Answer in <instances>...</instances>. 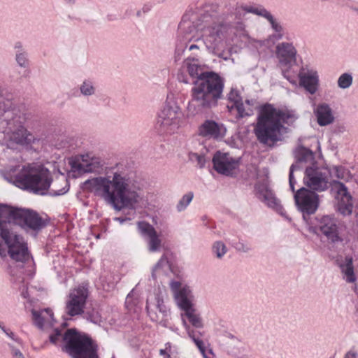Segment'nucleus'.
I'll return each mask as SVG.
<instances>
[{
    "mask_svg": "<svg viewBox=\"0 0 358 358\" xmlns=\"http://www.w3.org/2000/svg\"><path fill=\"white\" fill-rule=\"evenodd\" d=\"M84 186L116 210H136L148 204L139 182L118 168L110 169L103 176L86 180Z\"/></svg>",
    "mask_w": 358,
    "mask_h": 358,
    "instance_id": "nucleus-1",
    "label": "nucleus"
},
{
    "mask_svg": "<svg viewBox=\"0 0 358 358\" xmlns=\"http://www.w3.org/2000/svg\"><path fill=\"white\" fill-rule=\"evenodd\" d=\"M43 225L36 213L0 203V256L4 258L9 255L15 262L27 261L28 248L17 229L20 227L25 230L38 231Z\"/></svg>",
    "mask_w": 358,
    "mask_h": 358,
    "instance_id": "nucleus-2",
    "label": "nucleus"
},
{
    "mask_svg": "<svg viewBox=\"0 0 358 358\" xmlns=\"http://www.w3.org/2000/svg\"><path fill=\"white\" fill-rule=\"evenodd\" d=\"M8 172L14 174L6 178L8 182L35 194L59 196L69 191L68 180L64 174L52 180L50 171L40 163L10 166Z\"/></svg>",
    "mask_w": 358,
    "mask_h": 358,
    "instance_id": "nucleus-3",
    "label": "nucleus"
},
{
    "mask_svg": "<svg viewBox=\"0 0 358 358\" xmlns=\"http://www.w3.org/2000/svg\"><path fill=\"white\" fill-rule=\"evenodd\" d=\"M185 66L192 77L199 78L192 89L191 99L187 106V115L194 116L217 105L222 95L224 81L214 72H203V66L194 58H187Z\"/></svg>",
    "mask_w": 358,
    "mask_h": 358,
    "instance_id": "nucleus-4",
    "label": "nucleus"
},
{
    "mask_svg": "<svg viewBox=\"0 0 358 358\" xmlns=\"http://www.w3.org/2000/svg\"><path fill=\"white\" fill-rule=\"evenodd\" d=\"M298 118L294 110L277 109L271 104L263 106L258 113L254 132L264 145H271L281 140L283 124H292Z\"/></svg>",
    "mask_w": 358,
    "mask_h": 358,
    "instance_id": "nucleus-5",
    "label": "nucleus"
},
{
    "mask_svg": "<svg viewBox=\"0 0 358 358\" xmlns=\"http://www.w3.org/2000/svg\"><path fill=\"white\" fill-rule=\"evenodd\" d=\"M195 27L201 36L205 47L211 52H216L224 47L226 44L234 42V36L246 38L248 32L243 24H239L236 28H229L227 25L217 24L211 15H203L199 20Z\"/></svg>",
    "mask_w": 358,
    "mask_h": 358,
    "instance_id": "nucleus-6",
    "label": "nucleus"
},
{
    "mask_svg": "<svg viewBox=\"0 0 358 358\" xmlns=\"http://www.w3.org/2000/svg\"><path fill=\"white\" fill-rule=\"evenodd\" d=\"M50 341L54 345L64 342L62 350L73 358H98L92 340L75 329H69L64 334L57 328L50 334Z\"/></svg>",
    "mask_w": 358,
    "mask_h": 358,
    "instance_id": "nucleus-7",
    "label": "nucleus"
},
{
    "mask_svg": "<svg viewBox=\"0 0 358 358\" xmlns=\"http://www.w3.org/2000/svg\"><path fill=\"white\" fill-rule=\"evenodd\" d=\"M169 287L177 306L184 311L181 316L186 317L194 327L203 328V320L195 308V296L191 287L176 280H171Z\"/></svg>",
    "mask_w": 358,
    "mask_h": 358,
    "instance_id": "nucleus-8",
    "label": "nucleus"
},
{
    "mask_svg": "<svg viewBox=\"0 0 358 358\" xmlns=\"http://www.w3.org/2000/svg\"><path fill=\"white\" fill-rule=\"evenodd\" d=\"M185 122L184 113L175 100L173 94H169L157 114L156 127L161 132L173 134Z\"/></svg>",
    "mask_w": 358,
    "mask_h": 358,
    "instance_id": "nucleus-9",
    "label": "nucleus"
},
{
    "mask_svg": "<svg viewBox=\"0 0 358 358\" xmlns=\"http://www.w3.org/2000/svg\"><path fill=\"white\" fill-rule=\"evenodd\" d=\"M309 232L320 237H324L333 244L344 241L343 227L334 215H317L313 221H307Z\"/></svg>",
    "mask_w": 358,
    "mask_h": 358,
    "instance_id": "nucleus-10",
    "label": "nucleus"
},
{
    "mask_svg": "<svg viewBox=\"0 0 358 358\" xmlns=\"http://www.w3.org/2000/svg\"><path fill=\"white\" fill-rule=\"evenodd\" d=\"M180 31H183L180 36L176 46V53L180 55L185 50H199L204 45V42L196 30L195 26L190 27L189 23L182 22L180 24Z\"/></svg>",
    "mask_w": 358,
    "mask_h": 358,
    "instance_id": "nucleus-11",
    "label": "nucleus"
},
{
    "mask_svg": "<svg viewBox=\"0 0 358 358\" xmlns=\"http://www.w3.org/2000/svg\"><path fill=\"white\" fill-rule=\"evenodd\" d=\"M88 295V289L83 285L70 289L65 301V313L71 317L82 315L85 311Z\"/></svg>",
    "mask_w": 358,
    "mask_h": 358,
    "instance_id": "nucleus-12",
    "label": "nucleus"
},
{
    "mask_svg": "<svg viewBox=\"0 0 358 358\" xmlns=\"http://www.w3.org/2000/svg\"><path fill=\"white\" fill-rule=\"evenodd\" d=\"M331 191L335 194L337 211L343 216L352 215L354 201L348 187L343 182L334 180L331 183Z\"/></svg>",
    "mask_w": 358,
    "mask_h": 358,
    "instance_id": "nucleus-13",
    "label": "nucleus"
},
{
    "mask_svg": "<svg viewBox=\"0 0 358 358\" xmlns=\"http://www.w3.org/2000/svg\"><path fill=\"white\" fill-rule=\"evenodd\" d=\"M71 169L78 173H100L103 164L100 158L91 153L76 156L70 161Z\"/></svg>",
    "mask_w": 358,
    "mask_h": 358,
    "instance_id": "nucleus-14",
    "label": "nucleus"
},
{
    "mask_svg": "<svg viewBox=\"0 0 358 358\" xmlns=\"http://www.w3.org/2000/svg\"><path fill=\"white\" fill-rule=\"evenodd\" d=\"M303 182L313 191L321 192L329 187L326 173L323 171V169L317 167L315 164L306 167Z\"/></svg>",
    "mask_w": 358,
    "mask_h": 358,
    "instance_id": "nucleus-15",
    "label": "nucleus"
},
{
    "mask_svg": "<svg viewBox=\"0 0 358 358\" xmlns=\"http://www.w3.org/2000/svg\"><path fill=\"white\" fill-rule=\"evenodd\" d=\"M213 167L220 174L232 176L240 166V158L232 157L228 152L217 151L213 157Z\"/></svg>",
    "mask_w": 358,
    "mask_h": 358,
    "instance_id": "nucleus-16",
    "label": "nucleus"
},
{
    "mask_svg": "<svg viewBox=\"0 0 358 358\" xmlns=\"http://www.w3.org/2000/svg\"><path fill=\"white\" fill-rule=\"evenodd\" d=\"M294 200L298 209L303 213L304 220L306 214H313L318 208V195L305 187H301L295 193Z\"/></svg>",
    "mask_w": 358,
    "mask_h": 358,
    "instance_id": "nucleus-17",
    "label": "nucleus"
},
{
    "mask_svg": "<svg viewBox=\"0 0 358 358\" xmlns=\"http://www.w3.org/2000/svg\"><path fill=\"white\" fill-rule=\"evenodd\" d=\"M299 85L311 95L319 90L320 82L318 71L308 66H302L298 73Z\"/></svg>",
    "mask_w": 358,
    "mask_h": 358,
    "instance_id": "nucleus-18",
    "label": "nucleus"
},
{
    "mask_svg": "<svg viewBox=\"0 0 358 358\" xmlns=\"http://www.w3.org/2000/svg\"><path fill=\"white\" fill-rule=\"evenodd\" d=\"M352 251V255H346L339 264L342 278L347 283H355L357 280L353 261L358 260V241L353 242Z\"/></svg>",
    "mask_w": 358,
    "mask_h": 358,
    "instance_id": "nucleus-19",
    "label": "nucleus"
},
{
    "mask_svg": "<svg viewBox=\"0 0 358 358\" xmlns=\"http://www.w3.org/2000/svg\"><path fill=\"white\" fill-rule=\"evenodd\" d=\"M138 232L147 238L148 250L150 252H159L162 247V240L155 227L146 222H138Z\"/></svg>",
    "mask_w": 358,
    "mask_h": 358,
    "instance_id": "nucleus-20",
    "label": "nucleus"
},
{
    "mask_svg": "<svg viewBox=\"0 0 358 358\" xmlns=\"http://www.w3.org/2000/svg\"><path fill=\"white\" fill-rule=\"evenodd\" d=\"M32 321L34 324L39 329L48 331L55 328L56 320L51 309L45 308L42 310H31Z\"/></svg>",
    "mask_w": 358,
    "mask_h": 358,
    "instance_id": "nucleus-21",
    "label": "nucleus"
},
{
    "mask_svg": "<svg viewBox=\"0 0 358 358\" xmlns=\"http://www.w3.org/2000/svg\"><path fill=\"white\" fill-rule=\"evenodd\" d=\"M167 298V294L164 289H161L159 288L158 292L155 295H150L147 299L146 308L148 313L157 309L162 315L166 316L169 313V308L165 304V299Z\"/></svg>",
    "mask_w": 358,
    "mask_h": 358,
    "instance_id": "nucleus-22",
    "label": "nucleus"
},
{
    "mask_svg": "<svg viewBox=\"0 0 358 358\" xmlns=\"http://www.w3.org/2000/svg\"><path fill=\"white\" fill-rule=\"evenodd\" d=\"M296 158L297 161L291 166L289 170V183L292 192H294V183L296 182L294 172L302 169L301 164L303 162H310L313 159V153L307 148H301L296 152Z\"/></svg>",
    "mask_w": 358,
    "mask_h": 358,
    "instance_id": "nucleus-23",
    "label": "nucleus"
},
{
    "mask_svg": "<svg viewBox=\"0 0 358 358\" xmlns=\"http://www.w3.org/2000/svg\"><path fill=\"white\" fill-rule=\"evenodd\" d=\"M225 133L226 129L222 124L210 120L204 121L199 128V135L207 138H220Z\"/></svg>",
    "mask_w": 358,
    "mask_h": 358,
    "instance_id": "nucleus-24",
    "label": "nucleus"
},
{
    "mask_svg": "<svg viewBox=\"0 0 358 358\" xmlns=\"http://www.w3.org/2000/svg\"><path fill=\"white\" fill-rule=\"evenodd\" d=\"M255 188L259 194V197L267 205V206L273 208L280 215H285L284 209L281 206L280 201L275 196L273 192L268 189L266 185H257Z\"/></svg>",
    "mask_w": 358,
    "mask_h": 358,
    "instance_id": "nucleus-25",
    "label": "nucleus"
},
{
    "mask_svg": "<svg viewBox=\"0 0 358 358\" xmlns=\"http://www.w3.org/2000/svg\"><path fill=\"white\" fill-rule=\"evenodd\" d=\"M317 124L324 127L332 124L335 120L334 111L329 103H318L313 110Z\"/></svg>",
    "mask_w": 358,
    "mask_h": 358,
    "instance_id": "nucleus-26",
    "label": "nucleus"
},
{
    "mask_svg": "<svg viewBox=\"0 0 358 358\" xmlns=\"http://www.w3.org/2000/svg\"><path fill=\"white\" fill-rule=\"evenodd\" d=\"M296 50L290 43H281L276 46V56L282 65H287L295 61Z\"/></svg>",
    "mask_w": 358,
    "mask_h": 358,
    "instance_id": "nucleus-27",
    "label": "nucleus"
},
{
    "mask_svg": "<svg viewBox=\"0 0 358 358\" xmlns=\"http://www.w3.org/2000/svg\"><path fill=\"white\" fill-rule=\"evenodd\" d=\"M266 20L269 22L275 33L271 35L266 40L259 41L260 46L266 48L271 47L276 41L280 40L283 36V28L281 24L273 17L271 14L268 16Z\"/></svg>",
    "mask_w": 358,
    "mask_h": 358,
    "instance_id": "nucleus-28",
    "label": "nucleus"
},
{
    "mask_svg": "<svg viewBox=\"0 0 358 358\" xmlns=\"http://www.w3.org/2000/svg\"><path fill=\"white\" fill-rule=\"evenodd\" d=\"M173 272V266L168 260L166 255H163L152 271V276L154 279L161 275H169Z\"/></svg>",
    "mask_w": 358,
    "mask_h": 358,
    "instance_id": "nucleus-29",
    "label": "nucleus"
},
{
    "mask_svg": "<svg viewBox=\"0 0 358 358\" xmlns=\"http://www.w3.org/2000/svg\"><path fill=\"white\" fill-rule=\"evenodd\" d=\"M328 172L332 177H336L338 179L345 181H348L352 178L350 171L343 166H333L329 168Z\"/></svg>",
    "mask_w": 358,
    "mask_h": 358,
    "instance_id": "nucleus-30",
    "label": "nucleus"
},
{
    "mask_svg": "<svg viewBox=\"0 0 358 358\" xmlns=\"http://www.w3.org/2000/svg\"><path fill=\"white\" fill-rule=\"evenodd\" d=\"M228 252L226 244L222 241H216L212 243L211 252L217 259H222Z\"/></svg>",
    "mask_w": 358,
    "mask_h": 358,
    "instance_id": "nucleus-31",
    "label": "nucleus"
},
{
    "mask_svg": "<svg viewBox=\"0 0 358 358\" xmlns=\"http://www.w3.org/2000/svg\"><path fill=\"white\" fill-rule=\"evenodd\" d=\"M79 90L84 96H91L96 93L94 83L90 79H85L82 82L79 86Z\"/></svg>",
    "mask_w": 358,
    "mask_h": 358,
    "instance_id": "nucleus-32",
    "label": "nucleus"
},
{
    "mask_svg": "<svg viewBox=\"0 0 358 358\" xmlns=\"http://www.w3.org/2000/svg\"><path fill=\"white\" fill-rule=\"evenodd\" d=\"M243 10L252 13L259 16H262L264 18H267L271 14L266 9L260 5H250L241 6Z\"/></svg>",
    "mask_w": 358,
    "mask_h": 358,
    "instance_id": "nucleus-33",
    "label": "nucleus"
},
{
    "mask_svg": "<svg viewBox=\"0 0 358 358\" xmlns=\"http://www.w3.org/2000/svg\"><path fill=\"white\" fill-rule=\"evenodd\" d=\"M194 194L193 192H188L185 194L178 201L176 209L178 213L183 212L192 201Z\"/></svg>",
    "mask_w": 358,
    "mask_h": 358,
    "instance_id": "nucleus-34",
    "label": "nucleus"
},
{
    "mask_svg": "<svg viewBox=\"0 0 358 358\" xmlns=\"http://www.w3.org/2000/svg\"><path fill=\"white\" fill-rule=\"evenodd\" d=\"M353 77L350 73H342L338 78L337 84L340 89H348L352 85Z\"/></svg>",
    "mask_w": 358,
    "mask_h": 358,
    "instance_id": "nucleus-35",
    "label": "nucleus"
},
{
    "mask_svg": "<svg viewBox=\"0 0 358 358\" xmlns=\"http://www.w3.org/2000/svg\"><path fill=\"white\" fill-rule=\"evenodd\" d=\"M234 109H236L238 117H243L250 116L252 114L253 110L251 107H247L243 101L234 106Z\"/></svg>",
    "mask_w": 358,
    "mask_h": 358,
    "instance_id": "nucleus-36",
    "label": "nucleus"
},
{
    "mask_svg": "<svg viewBox=\"0 0 358 358\" xmlns=\"http://www.w3.org/2000/svg\"><path fill=\"white\" fill-rule=\"evenodd\" d=\"M15 61L22 68H27L29 66L28 55L24 50H17L15 53Z\"/></svg>",
    "mask_w": 358,
    "mask_h": 358,
    "instance_id": "nucleus-37",
    "label": "nucleus"
},
{
    "mask_svg": "<svg viewBox=\"0 0 358 358\" xmlns=\"http://www.w3.org/2000/svg\"><path fill=\"white\" fill-rule=\"evenodd\" d=\"M228 100L232 103L231 106H228L230 110L234 109V106L242 101L241 97L238 91L236 89L232 88L228 94Z\"/></svg>",
    "mask_w": 358,
    "mask_h": 358,
    "instance_id": "nucleus-38",
    "label": "nucleus"
},
{
    "mask_svg": "<svg viewBox=\"0 0 358 358\" xmlns=\"http://www.w3.org/2000/svg\"><path fill=\"white\" fill-rule=\"evenodd\" d=\"M189 159L191 162L196 163L199 168L203 167L206 163L204 156L195 152H190L189 154Z\"/></svg>",
    "mask_w": 358,
    "mask_h": 358,
    "instance_id": "nucleus-39",
    "label": "nucleus"
},
{
    "mask_svg": "<svg viewBox=\"0 0 358 358\" xmlns=\"http://www.w3.org/2000/svg\"><path fill=\"white\" fill-rule=\"evenodd\" d=\"M182 324L187 332L188 337L193 341L194 339L201 336V334L199 331H195L187 323L185 319H182Z\"/></svg>",
    "mask_w": 358,
    "mask_h": 358,
    "instance_id": "nucleus-40",
    "label": "nucleus"
},
{
    "mask_svg": "<svg viewBox=\"0 0 358 358\" xmlns=\"http://www.w3.org/2000/svg\"><path fill=\"white\" fill-rule=\"evenodd\" d=\"M196 346L198 348L199 350L203 355V358H208L206 354V348L203 341L201 339V336L194 339L192 341Z\"/></svg>",
    "mask_w": 358,
    "mask_h": 358,
    "instance_id": "nucleus-41",
    "label": "nucleus"
},
{
    "mask_svg": "<svg viewBox=\"0 0 358 358\" xmlns=\"http://www.w3.org/2000/svg\"><path fill=\"white\" fill-rule=\"evenodd\" d=\"M196 346L198 348L199 350L203 355V358H208L206 354V348L203 341L201 339V336L194 339L192 341Z\"/></svg>",
    "mask_w": 358,
    "mask_h": 358,
    "instance_id": "nucleus-42",
    "label": "nucleus"
},
{
    "mask_svg": "<svg viewBox=\"0 0 358 358\" xmlns=\"http://www.w3.org/2000/svg\"><path fill=\"white\" fill-rule=\"evenodd\" d=\"M196 346L198 348L199 350L203 355V358H208L206 354V348L203 341L201 339V336L194 339L192 341Z\"/></svg>",
    "mask_w": 358,
    "mask_h": 358,
    "instance_id": "nucleus-43",
    "label": "nucleus"
},
{
    "mask_svg": "<svg viewBox=\"0 0 358 358\" xmlns=\"http://www.w3.org/2000/svg\"><path fill=\"white\" fill-rule=\"evenodd\" d=\"M236 249L239 252L245 253L249 252L252 250L250 245L248 243L243 241H239L236 243Z\"/></svg>",
    "mask_w": 358,
    "mask_h": 358,
    "instance_id": "nucleus-44",
    "label": "nucleus"
},
{
    "mask_svg": "<svg viewBox=\"0 0 358 358\" xmlns=\"http://www.w3.org/2000/svg\"><path fill=\"white\" fill-rule=\"evenodd\" d=\"M59 141V139L58 140ZM55 146L58 149L66 148L69 146L68 138L66 136L61 137L60 141L55 143Z\"/></svg>",
    "mask_w": 358,
    "mask_h": 358,
    "instance_id": "nucleus-45",
    "label": "nucleus"
},
{
    "mask_svg": "<svg viewBox=\"0 0 358 358\" xmlns=\"http://www.w3.org/2000/svg\"><path fill=\"white\" fill-rule=\"evenodd\" d=\"M358 353L355 349H351L344 356V358H357Z\"/></svg>",
    "mask_w": 358,
    "mask_h": 358,
    "instance_id": "nucleus-46",
    "label": "nucleus"
},
{
    "mask_svg": "<svg viewBox=\"0 0 358 358\" xmlns=\"http://www.w3.org/2000/svg\"><path fill=\"white\" fill-rule=\"evenodd\" d=\"M0 328L9 337L12 338L13 336V333L8 329H6L5 327L2 325L0 322Z\"/></svg>",
    "mask_w": 358,
    "mask_h": 358,
    "instance_id": "nucleus-47",
    "label": "nucleus"
},
{
    "mask_svg": "<svg viewBox=\"0 0 358 358\" xmlns=\"http://www.w3.org/2000/svg\"><path fill=\"white\" fill-rule=\"evenodd\" d=\"M283 75H284V77L285 78H287L289 81L290 83H292L294 85H297L296 80L294 78H292L290 76H287L286 72H284Z\"/></svg>",
    "mask_w": 358,
    "mask_h": 358,
    "instance_id": "nucleus-48",
    "label": "nucleus"
},
{
    "mask_svg": "<svg viewBox=\"0 0 358 358\" xmlns=\"http://www.w3.org/2000/svg\"><path fill=\"white\" fill-rule=\"evenodd\" d=\"M132 292H133V291H132L131 293H129V294L127 295V298H126L125 304H126V306H127V308H129V306L130 305V302H131V294H132Z\"/></svg>",
    "mask_w": 358,
    "mask_h": 358,
    "instance_id": "nucleus-49",
    "label": "nucleus"
},
{
    "mask_svg": "<svg viewBox=\"0 0 358 358\" xmlns=\"http://www.w3.org/2000/svg\"><path fill=\"white\" fill-rule=\"evenodd\" d=\"M159 354L161 355H162V356H164L166 358H169L170 357L169 355H168V353L166 352V350H164V349L160 350H159Z\"/></svg>",
    "mask_w": 358,
    "mask_h": 358,
    "instance_id": "nucleus-50",
    "label": "nucleus"
},
{
    "mask_svg": "<svg viewBox=\"0 0 358 358\" xmlns=\"http://www.w3.org/2000/svg\"><path fill=\"white\" fill-rule=\"evenodd\" d=\"M63 2L68 5H73L76 2V0H63Z\"/></svg>",
    "mask_w": 358,
    "mask_h": 358,
    "instance_id": "nucleus-51",
    "label": "nucleus"
},
{
    "mask_svg": "<svg viewBox=\"0 0 358 358\" xmlns=\"http://www.w3.org/2000/svg\"><path fill=\"white\" fill-rule=\"evenodd\" d=\"M355 224L358 230V208L355 210Z\"/></svg>",
    "mask_w": 358,
    "mask_h": 358,
    "instance_id": "nucleus-52",
    "label": "nucleus"
},
{
    "mask_svg": "<svg viewBox=\"0 0 358 358\" xmlns=\"http://www.w3.org/2000/svg\"><path fill=\"white\" fill-rule=\"evenodd\" d=\"M244 104H245L247 107H251V108H252L253 103H252V101L246 100V101H245Z\"/></svg>",
    "mask_w": 358,
    "mask_h": 358,
    "instance_id": "nucleus-53",
    "label": "nucleus"
},
{
    "mask_svg": "<svg viewBox=\"0 0 358 358\" xmlns=\"http://www.w3.org/2000/svg\"><path fill=\"white\" fill-rule=\"evenodd\" d=\"M15 358H24L22 354L20 351L15 352Z\"/></svg>",
    "mask_w": 358,
    "mask_h": 358,
    "instance_id": "nucleus-54",
    "label": "nucleus"
},
{
    "mask_svg": "<svg viewBox=\"0 0 358 358\" xmlns=\"http://www.w3.org/2000/svg\"><path fill=\"white\" fill-rule=\"evenodd\" d=\"M15 49H18V50H23L22 45L20 43H17L15 44Z\"/></svg>",
    "mask_w": 358,
    "mask_h": 358,
    "instance_id": "nucleus-55",
    "label": "nucleus"
},
{
    "mask_svg": "<svg viewBox=\"0 0 358 358\" xmlns=\"http://www.w3.org/2000/svg\"><path fill=\"white\" fill-rule=\"evenodd\" d=\"M116 220H118L120 223H123L124 221L126 220V219H124V218H121V217H117L115 218Z\"/></svg>",
    "mask_w": 358,
    "mask_h": 358,
    "instance_id": "nucleus-56",
    "label": "nucleus"
},
{
    "mask_svg": "<svg viewBox=\"0 0 358 358\" xmlns=\"http://www.w3.org/2000/svg\"><path fill=\"white\" fill-rule=\"evenodd\" d=\"M355 11L357 12V13L358 14V9H355Z\"/></svg>",
    "mask_w": 358,
    "mask_h": 358,
    "instance_id": "nucleus-57",
    "label": "nucleus"
},
{
    "mask_svg": "<svg viewBox=\"0 0 358 358\" xmlns=\"http://www.w3.org/2000/svg\"><path fill=\"white\" fill-rule=\"evenodd\" d=\"M112 358H114V357H112Z\"/></svg>",
    "mask_w": 358,
    "mask_h": 358,
    "instance_id": "nucleus-58",
    "label": "nucleus"
}]
</instances>
